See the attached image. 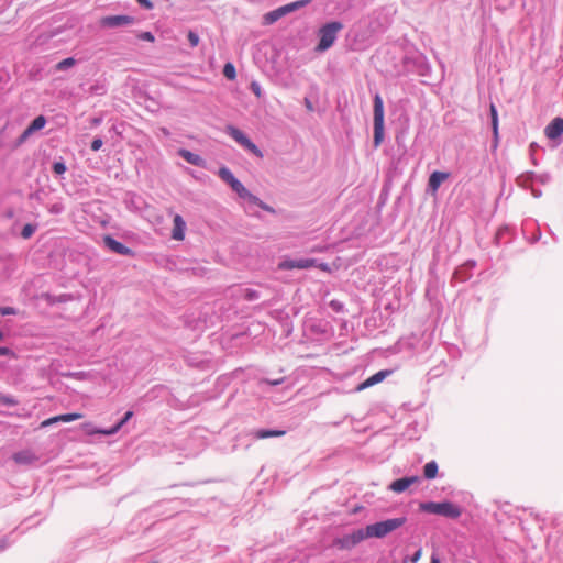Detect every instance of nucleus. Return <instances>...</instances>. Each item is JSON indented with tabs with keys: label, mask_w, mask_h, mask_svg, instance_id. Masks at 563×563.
Returning <instances> with one entry per match:
<instances>
[{
	"label": "nucleus",
	"mask_w": 563,
	"mask_h": 563,
	"mask_svg": "<svg viewBox=\"0 0 563 563\" xmlns=\"http://www.w3.org/2000/svg\"><path fill=\"white\" fill-rule=\"evenodd\" d=\"M420 510L428 514L439 515L450 519H457L462 515V509L452 501H426L419 506Z\"/></svg>",
	"instance_id": "1"
},
{
	"label": "nucleus",
	"mask_w": 563,
	"mask_h": 563,
	"mask_svg": "<svg viewBox=\"0 0 563 563\" xmlns=\"http://www.w3.org/2000/svg\"><path fill=\"white\" fill-rule=\"evenodd\" d=\"M343 29L340 21H332L323 24L319 31V43L316 46V52L322 53L328 51L336 41L339 32Z\"/></svg>",
	"instance_id": "2"
},
{
	"label": "nucleus",
	"mask_w": 563,
	"mask_h": 563,
	"mask_svg": "<svg viewBox=\"0 0 563 563\" xmlns=\"http://www.w3.org/2000/svg\"><path fill=\"white\" fill-rule=\"evenodd\" d=\"M406 522V517L391 518L367 525L364 529L366 538H384L394 530L400 528Z\"/></svg>",
	"instance_id": "3"
},
{
	"label": "nucleus",
	"mask_w": 563,
	"mask_h": 563,
	"mask_svg": "<svg viewBox=\"0 0 563 563\" xmlns=\"http://www.w3.org/2000/svg\"><path fill=\"white\" fill-rule=\"evenodd\" d=\"M374 145L379 146L384 140V102L379 93L374 96Z\"/></svg>",
	"instance_id": "4"
},
{
	"label": "nucleus",
	"mask_w": 563,
	"mask_h": 563,
	"mask_svg": "<svg viewBox=\"0 0 563 563\" xmlns=\"http://www.w3.org/2000/svg\"><path fill=\"white\" fill-rule=\"evenodd\" d=\"M225 133L230 137H232L238 144H240L243 148L247 150L257 157H263V153L258 148V146L255 143H253L252 140L240 129L233 125H227Z\"/></svg>",
	"instance_id": "5"
},
{
	"label": "nucleus",
	"mask_w": 563,
	"mask_h": 563,
	"mask_svg": "<svg viewBox=\"0 0 563 563\" xmlns=\"http://www.w3.org/2000/svg\"><path fill=\"white\" fill-rule=\"evenodd\" d=\"M136 23V19L126 14L104 15L99 20L101 29H120Z\"/></svg>",
	"instance_id": "6"
},
{
	"label": "nucleus",
	"mask_w": 563,
	"mask_h": 563,
	"mask_svg": "<svg viewBox=\"0 0 563 563\" xmlns=\"http://www.w3.org/2000/svg\"><path fill=\"white\" fill-rule=\"evenodd\" d=\"M364 539H366L364 529H357L351 533L335 538L333 540V547L340 550H351Z\"/></svg>",
	"instance_id": "7"
},
{
	"label": "nucleus",
	"mask_w": 563,
	"mask_h": 563,
	"mask_svg": "<svg viewBox=\"0 0 563 563\" xmlns=\"http://www.w3.org/2000/svg\"><path fill=\"white\" fill-rule=\"evenodd\" d=\"M318 265L317 258H287L279 263L280 269H308Z\"/></svg>",
	"instance_id": "8"
},
{
	"label": "nucleus",
	"mask_w": 563,
	"mask_h": 563,
	"mask_svg": "<svg viewBox=\"0 0 563 563\" xmlns=\"http://www.w3.org/2000/svg\"><path fill=\"white\" fill-rule=\"evenodd\" d=\"M103 242H104V245L109 250H111L113 253H117L119 255L134 256V254H135L132 249L128 247L126 245H124L120 241L115 240L111 235H106L103 238Z\"/></svg>",
	"instance_id": "9"
},
{
	"label": "nucleus",
	"mask_w": 563,
	"mask_h": 563,
	"mask_svg": "<svg viewBox=\"0 0 563 563\" xmlns=\"http://www.w3.org/2000/svg\"><path fill=\"white\" fill-rule=\"evenodd\" d=\"M13 461L20 465H32L38 461V456L30 449L21 450L12 455Z\"/></svg>",
	"instance_id": "10"
},
{
	"label": "nucleus",
	"mask_w": 563,
	"mask_h": 563,
	"mask_svg": "<svg viewBox=\"0 0 563 563\" xmlns=\"http://www.w3.org/2000/svg\"><path fill=\"white\" fill-rule=\"evenodd\" d=\"M545 136L555 140L563 134V118L553 119L544 130Z\"/></svg>",
	"instance_id": "11"
},
{
	"label": "nucleus",
	"mask_w": 563,
	"mask_h": 563,
	"mask_svg": "<svg viewBox=\"0 0 563 563\" xmlns=\"http://www.w3.org/2000/svg\"><path fill=\"white\" fill-rule=\"evenodd\" d=\"M391 372L390 371H379L372 375L371 377L366 378L363 383L357 385L356 390L362 391L366 388H369L380 382H383Z\"/></svg>",
	"instance_id": "12"
},
{
	"label": "nucleus",
	"mask_w": 563,
	"mask_h": 563,
	"mask_svg": "<svg viewBox=\"0 0 563 563\" xmlns=\"http://www.w3.org/2000/svg\"><path fill=\"white\" fill-rule=\"evenodd\" d=\"M417 482H419V477L418 476L401 477V478H398V479L394 481L389 485V489H391L393 492L399 494V493L405 492L410 485H412L413 483H417Z\"/></svg>",
	"instance_id": "13"
},
{
	"label": "nucleus",
	"mask_w": 563,
	"mask_h": 563,
	"mask_svg": "<svg viewBox=\"0 0 563 563\" xmlns=\"http://www.w3.org/2000/svg\"><path fill=\"white\" fill-rule=\"evenodd\" d=\"M132 417H133V411L129 410L110 429H97L92 433H98V434H103V435H112V434L117 433Z\"/></svg>",
	"instance_id": "14"
},
{
	"label": "nucleus",
	"mask_w": 563,
	"mask_h": 563,
	"mask_svg": "<svg viewBox=\"0 0 563 563\" xmlns=\"http://www.w3.org/2000/svg\"><path fill=\"white\" fill-rule=\"evenodd\" d=\"M178 155L184 158L187 163L197 166L205 167L206 161L199 155L186 148H179Z\"/></svg>",
	"instance_id": "15"
},
{
	"label": "nucleus",
	"mask_w": 563,
	"mask_h": 563,
	"mask_svg": "<svg viewBox=\"0 0 563 563\" xmlns=\"http://www.w3.org/2000/svg\"><path fill=\"white\" fill-rule=\"evenodd\" d=\"M450 174L445 172H433L428 180V188L432 192H437L441 184L449 178Z\"/></svg>",
	"instance_id": "16"
},
{
	"label": "nucleus",
	"mask_w": 563,
	"mask_h": 563,
	"mask_svg": "<svg viewBox=\"0 0 563 563\" xmlns=\"http://www.w3.org/2000/svg\"><path fill=\"white\" fill-rule=\"evenodd\" d=\"M174 227L172 231V238L177 241H181L185 238L186 222L181 216L176 214L174 217Z\"/></svg>",
	"instance_id": "17"
},
{
	"label": "nucleus",
	"mask_w": 563,
	"mask_h": 563,
	"mask_svg": "<svg viewBox=\"0 0 563 563\" xmlns=\"http://www.w3.org/2000/svg\"><path fill=\"white\" fill-rule=\"evenodd\" d=\"M82 417L81 413H64L45 420L42 426L46 427L55 422H71Z\"/></svg>",
	"instance_id": "18"
},
{
	"label": "nucleus",
	"mask_w": 563,
	"mask_h": 563,
	"mask_svg": "<svg viewBox=\"0 0 563 563\" xmlns=\"http://www.w3.org/2000/svg\"><path fill=\"white\" fill-rule=\"evenodd\" d=\"M534 177H537V173L534 172H526L517 177V185L525 188L530 189L532 184L534 183Z\"/></svg>",
	"instance_id": "19"
},
{
	"label": "nucleus",
	"mask_w": 563,
	"mask_h": 563,
	"mask_svg": "<svg viewBox=\"0 0 563 563\" xmlns=\"http://www.w3.org/2000/svg\"><path fill=\"white\" fill-rule=\"evenodd\" d=\"M309 2H310V0H298V1L290 2L285 5L279 7V10H280V13L283 14V16H285L296 10H299V9L306 7Z\"/></svg>",
	"instance_id": "20"
},
{
	"label": "nucleus",
	"mask_w": 563,
	"mask_h": 563,
	"mask_svg": "<svg viewBox=\"0 0 563 563\" xmlns=\"http://www.w3.org/2000/svg\"><path fill=\"white\" fill-rule=\"evenodd\" d=\"M285 431L283 430H271V429H258L254 431V437L256 439H267L272 437H280L284 435Z\"/></svg>",
	"instance_id": "21"
},
{
	"label": "nucleus",
	"mask_w": 563,
	"mask_h": 563,
	"mask_svg": "<svg viewBox=\"0 0 563 563\" xmlns=\"http://www.w3.org/2000/svg\"><path fill=\"white\" fill-rule=\"evenodd\" d=\"M438 471H439L438 463L435 461H430L423 467V476L427 479H433L437 477Z\"/></svg>",
	"instance_id": "22"
},
{
	"label": "nucleus",
	"mask_w": 563,
	"mask_h": 563,
	"mask_svg": "<svg viewBox=\"0 0 563 563\" xmlns=\"http://www.w3.org/2000/svg\"><path fill=\"white\" fill-rule=\"evenodd\" d=\"M218 176L229 186H231L238 179L227 166L219 168Z\"/></svg>",
	"instance_id": "23"
},
{
	"label": "nucleus",
	"mask_w": 563,
	"mask_h": 563,
	"mask_svg": "<svg viewBox=\"0 0 563 563\" xmlns=\"http://www.w3.org/2000/svg\"><path fill=\"white\" fill-rule=\"evenodd\" d=\"M282 18H283V14L280 13L279 8H277L273 11L267 12L264 15V24L271 25V24L277 22Z\"/></svg>",
	"instance_id": "24"
},
{
	"label": "nucleus",
	"mask_w": 563,
	"mask_h": 563,
	"mask_svg": "<svg viewBox=\"0 0 563 563\" xmlns=\"http://www.w3.org/2000/svg\"><path fill=\"white\" fill-rule=\"evenodd\" d=\"M35 133V131L33 129H31V126L29 125L23 132L22 134L16 139L15 143H14V146L15 147H19L21 146L22 144H24L27 139L33 134Z\"/></svg>",
	"instance_id": "25"
},
{
	"label": "nucleus",
	"mask_w": 563,
	"mask_h": 563,
	"mask_svg": "<svg viewBox=\"0 0 563 563\" xmlns=\"http://www.w3.org/2000/svg\"><path fill=\"white\" fill-rule=\"evenodd\" d=\"M230 187L242 199L245 195H247L249 190L239 179H236L235 183H233Z\"/></svg>",
	"instance_id": "26"
},
{
	"label": "nucleus",
	"mask_w": 563,
	"mask_h": 563,
	"mask_svg": "<svg viewBox=\"0 0 563 563\" xmlns=\"http://www.w3.org/2000/svg\"><path fill=\"white\" fill-rule=\"evenodd\" d=\"M46 118L44 115H38L36 117L31 123H30V126L31 129H33L35 132L42 130L45 125H46Z\"/></svg>",
	"instance_id": "27"
},
{
	"label": "nucleus",
	"mask_w": 563,
	"mask_h": 563,
	"mask_svg": "<svg viewBox=\"0 0 563 563\" xmlns=\"http://www.w3.org/2000/svg\"><path fill=\"white\" fill-rule=\"evenodd\" d=\"M75 64H76V60H75L74 57H67V58L60 60L56 65V69L59 70V71H64V70H67L70 67H73Z\"/></svg>",
	"instance_id": "28"
},
{
	"label": "nucleus",
	"mask_w": 563,
	"mask_h": 563,
	"mask_svg": "<svg viewBox=\"0 0 563 563\" xmlns=\"http://www.w3.org/2000/svg\"><path fill=\"white\" fill-rule=\"evenodd\" d=\"M223 75L225 78L233 80L236 76L235 67L232 63H227L223 67Z\"/></svg>",
	"instance_id": "29"
},
{
	"label": "nucleus",
	"mask_w": 563,
	"mask_h": 563,
	"mask_svg": "<svg viewBox=\"0 0 563 563\" xmlns=\"http://www.w3.org/2000/svg\"><path fill=\"white\" fill-rule=\"evenodd\" d=\"M243 298L246 301H254L260 298V292L255 289L246 288L243 290Z\"/></svg>",
	"instance_id": "30"
},
{
	"label": "nucleus",
	"mask_w": 563,
	"mask_h": 563,
	"mask_svg": "<svg viewBox=\"0 0 563 563\" xmlns=\"http://www.w3.org/2000/svg\"><path fill=\"white\" fill-rule=\"evenodd\" d=\"M52 170L56 175H63L67 170V167L63 161H56L52 165Z\"/></svg>",
	"instance_id": "31"
},
{
	"label": "nucleus",
	"mask_w": 563,
	"mask_h": 563,
	"mask_svg": "<svg viewBox=\"0 0 563 563\" xmlns=\"http://www.w3.org/2000/svg\"><path fill=\"white\" fill-rule=\"evenodd\" d=\"M329 307L332 309V311L336 313H343L344 312V303L338 299H332L329 302Z\"/></svg>",
	"instance_id": "32"
},
{
	"label": "nucleus",
	"mask_w": 563,
	"mask_h": 563,
	"mask_svg": "<svg viewBox=\"0 0 563 563\" xmlns=\"http://www.w3.org/2000/svg\"><path fill=\"white\" fill-rule=\"evenodd\" d=\"M476 266V262L473 260H468L464 265L460 266L455 272L454 276L459 277V275L465 269H473Z\"/></svg>",
	"instance_id": "33"
},
{
	"label": "nucleus",
	"mask_w": 563,
	"mask_h": 563,
	"mask_svg": "<svg viewBox=\"0 0 563 563\" xmlns=\"http://www.w3.org/2000/svg\"><path fill=\"white\" fill-rule=\"evenodd\" d=\"M0 404L4 406H15L18 401L9 395H0Z\"/></svg>",
	"instance_id": "34"
},
{
	"label": "nucleus",
	"mask_w": 563,
	"mask_h": 563,
	"mask_svg": "<svg viewBox=\"0 0 563 563\" xmlns=\"http://www.w3.org/2000/svg\"><path fill=\"white\" fill-rule=\"evenodd\" d=\"M136 37L141 41H146V42H154L155 41V36L152 32H148V31H145V32H139L136 34Z\"/></svg>",
	"instance_id": "35"
},
{
	"label": "nucleus",
	"mask_w": 563,
	"mask_h": 563,
	"mask_svg": "<svg viewBox=\"0 0 563 563\" xmlns=\"http://www.w3.org/2000/svg\"><path fill=\"white\" fill-rule=\"evenodd\" d=\"M187 38L191 47H196L199 44V35L195 31H189Z\"/></svg>",
	"instance_id": "36"
},
{
	"label": "nucleus",
	"mask_w": 563,
	"mask_h": 563,
	"mask_svg": "<svg viewBox=\"0 0 563 563\" xmlns=\"http://www.w3.org/2000/svg\"><path fill=\"white\" fill-rule=\"evenodd\" d=\"M243 199L247 200L250 203L255 205L257 207H260L263 201L257 196L253 195L250 191H247V195H245Z\"/></svg>",
	"instance_id": "37"
},
{
	"label": "nucleus",
	"mask_w": 563,
	"mask_h": 563,
	"mask_svg": "<svg viewBox=\"0 0 563 563\" xmlns=\"http://www.w3.org/2000/svg\"><path fill=\"white\" fill-rule=\"evenodd\" d=\"M243 199L247 200L250 203L255 205L257 207H260L263 201L257 196L253 195L250 191H247V195H245Z\"/></svg>",
	"instance_id": "38"
},
{
	"label": "nucleus",
	"mask_w": 563,
	"mask_h": 563,
	"mask_svg": "<svg viewBox=\"0 0 563 563\" xmlns=\"http://www.w3.org/2000/svg\"><path fill=\"white\" fill-rule=\"evenodd\" d=\"M492 122V129H493V135H494V142L493 146L496 148L498 146V120L490 121Z\"/></svg>",
	"instance_id": "39"
},
{
	"label": "nucleus",
	"mask_w": 563,
	"mask_h": 563,
	"mask_svg": "<svg viewBox=\"0 0 563 563\" xmlns=\"http://www.w3.org/2000/svg\"><path fill=\"white\" fill-rule=\"evenodd\" d=\"M35 231V227L32 224H25L21 231V235L24 239H29Z\"/></svg>",
	"instance_id": "40"
},
{
	"label": "nucleus",
	"mask_w": 563,
	"mask_h": 563,
	"mask_svg": "<svg viewBox=\"0 0 563 563\" xmlns=\"http://www.w3.org/2000/svg\"><path fill=\"white\" fill-rule=\"evenodd\" d=\"M421 554H422V550H421V548H420V549H418V550H417V551H416L411 556H409V558H405V559H404V563H408V562H410V563H417V562L420 560Z\"/></svg>",
	"instance_id": "41"
},
{
	"label": "nucleus",
	"mask_w": 563,
	"mask_h": 563,
	"mask_svg": "<svg viewBox=\"0 0 563 563\" xmlns=\"http://www.w3.org/2000/svg\"><path fill=\"white\" fill-rule=\"evenodd\" d=\"M103 145V141L101 137H95L91 142V145H90V148L93 151V152H97L99 151Z\"/></svg>",
	"instance_id": "42"
},
{
	"label": "nucleus",
	"mask_w": 563,
	"mask_h": 563,
	"mask_svg": "<svg viewBox=\"0 0 563 563\" xmlns=\"http://www.w3.org/2000/svg\"><path fill=\"white\" fill-rule=\"evenodd\" d=\"M472 277V274L470 273V269H465L463 271L459 277H455L453 275V278L456 279V280H460V282H466L467 279H470Z\"/></svg>",
	"instance_id": "43"
},
{
	"label": "nucleus",
	"mask_w": 563,
	"mask_h": 563,
	"mask_svg": "<svg viewBox=\"0 0 563 563\" xmlns=\"http://www.w3.org/2000/svg\"><path fill=\"white\" fill-rule=\"evenodd\" d=\"M489 114H490V121L498 120L497 108L494 103H490V106H489Z\"/></svg>",
	"instance_id": "44"
},
{
	"label": "nucleus",
	"mask_w": 563,
	"mask_h": 563,
	"mask_svg": "<svg viewBox=\"0 0 563 563\" xmlns=\"http://www.w3.org/2000/svg\"><path fill=\"white\" fill-rule=\"evenodd\" d=\"M136 2L146 10H152L154 7L151 0H136Z\"/></svg>",
	"instance_id": "45"
},
{
	"label": "nucleus",
	"mask_w": 563,
	"mask_h": 563,
	"mask_svg": "<svg viewBox=\"0 0 563 563\" xmlns=\"http://www.w3.org/2000/svg\"><path fill=\"white\" fill-rule=\"evenodd\" d=\"M550 179L549 174H537V177H534V181L545 184Z\"/></svg>",
	"instance_id": "46"
},
{
	"label": "nucleus",
	"mask_w": 563,
	"mask_h": 563,
	"mask_svg": "<svg viewBox=\"0 0 563 563\" xmlns=\"http://www.w3.org/2000/svg\"><path fill=\"white\" fill-rule=\"evenodd\" d=\"M0 313L2 316L15 314V309L12 307H3L0 309Z\"/></svg>",
	"instance_id": "47"
},
{
	"label": "nucleus",
	"mask_w": 563,
	"mask_h": 563,
	"mask_svg": "<svg viewBox=\"0 0 563 563\" xmlns=\"http://www.w3.org/2000/svg\"><path fill=\"white\" fill-rule=\"evenodd\" d=\"M251 89H252V91L254 92V95H256L257 97H260V96H261V86H260V84H258V82L253 81V82L251 84Z\"/></svg>",
	"instance_id": "48"
},
{
	"label": "nucleus",
	"mask_w": 563,
	"mask_h": 563,
	"mask_svg": "<svg viewBox=\"0 0 563 563\" xmlns=\"http://www.w3.org/2000/svg\"><path fill=\"white\" fill-rule=\"evenodd\" d=\"M531 190V195L534 197V198H540L542 196V191L541 189H538V188H534L533 186L530 188Z\"/></svg>",
	"instance_id": "49"
},
{
	"label": "nucleus",
	"mask_w": 563,
	"mask_h": 563,
	"mask_svg": "<svg viewBox=\"0 0 563 563\" xmlns=\"http://www.w3.org/2000/svg\"><path fill=\"white\" fill-rule=\"evenodd\" d=\"M261 209L267 211V212H271V213H275V210L274 208H272L271 206H268L267 203H265L264 201H262L261 206H260Z\"/></svg>",
	"instance_id": "50"
},
{
	"label": "nucleus",
	"mask_w": 563,
	"mask_h": 563,
	"mask_svg": "<svg viewBox=\"0 0 563 563\" xmlns=\"http://www.w3.org/2000/svg\"><path fill=\"white\" fill-rule=\"evenodd\" d=\"M303 103L308 111H313V104L309 98H305Z\"/></svg>",
	"instance_id": "51"
},
{
	"label": "nucleus",
	"mask_w": 563,
	"mask_h": 563,
	"mask_svg": "<svg viewBox=\"0 0 563 563\" xmlns=\"http://www.w3.org/2000/svg\"><path fill=\"white\" fill-rule=\"evenodd\" d=\"M9 354H11V350L9 347L0 346V355L4 356Z\"/></svg>",
	"instance_id": "52"
},
{
	"label": "nucleus",
	"mask_w": 563,
	"mask_h": 563,
	"mask_svg": "<svg viewBox=\"0 0 563 563\" xmlns=\"http://www.w3.org/2000/svg\"><path fill=\"white\" fill-rule=\"evenodd\" d=\"M283 378L282 379H276V380H271V379H266L265 382L268 384V385H272V386H276V385H279L283 383Z\"/></svg>",
	"instance_id": "53"
},
{
	"label": "nucleus",
	"mask_w": 563,
	"mask_h": 563,
	"mask_svg": "<svg viewBox=\"0 0 563 563\" xmlns=\"http://www.w3.org/2000/svg\"><path fill=\"white\" fill-rule=\"evenodd\" d=\"M316 267L321 268L322 271H329V265L327 263H319Z\"/></svg>",
	"instance_id": "54"
},
{
	"label": "nucleus",
	"mask_w": 563,
	"mask_h": 563,
	"mask_svg": "<svg viewBox=\"0 0 563 563\" xmlns=\"http://www.w3.org/2000/svg\"><path fill=\"white\" fill-rule=\"evenodd\" d=\"M430 563H440V560L435 554H432Z\"/></svg>",
	"instance_id": "55"
},
{
	"label": "nucleus",
	"mask_w": 563,
	"mask_h": 563,
	"mask_svg": "<svg viewBox=\"0 0 563 563\" xmlns=\"http://www.w3.org/2000/svg\"><path fill=\"white\" fill-rule=\"evenodd\" d=\"M100 123H101V119H97V118H96V119H93V120H92V124H93V125H98V124H100Z\"/></svg>",
	"instance_id": "56"
},
{
	"label": "nucleus",
	"mask_w": 563,
	"mask_h": 563,
	"mask_svg": "<svg viewBox=\"0 0 563 563\" xmlns=\"http://www.w3.org/2000/svg\"><path fill=\"white\" fill-rule=\"evenodd\" d=\"M4 333L0 330V341L3 340Z\"/></svg>",
	"instance_id": "57"
},
{
	"label": "nucleus",
	"mask_w": 563,
	"mask_h": 563,
	"mask_svg": "<svg viewBox=\"0 0 563 563\" xmlns=\"http://www.w3.org/2000/svg\"><path fill=\"white\" fill-rule=\"evenodd\" d=\"M534 145H536V144H534V143H532V144H530V147H531L532 150H536V146H534Z\"/></svg>",
	"instance_id": "58"
},
{
	"label": "nucleus",
	"mask_w": 563,
	"mask_h": 563,
	"mask_svg": "<svg viewBox=\"0 0 563 563\" xmlns=\"http://www.w3.org/2000/svg\"><path fill=\"white\" fill-rule=\"evenodd\" d=\"M534 145H536V144H534V143H532V144H530V147H531L532 150H536V146H534Z\"/></svg>",
	"instance_id": "59"
}]
</instances>
